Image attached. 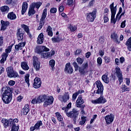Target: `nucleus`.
<instances>
[{"label": "nucleus", "mask_w": 131, "mask_h": 131, "mask_svg": "<svg viewBox=\"0 0 131 131\" xmlns=\"http://www.w3.org/2000/svg\"><path fill=\"white\" fill-rule=\"evenodd\" d=\"M18 122L19 120L18 119H10L9 120L6 119H3L1 121L5 128L9 127V126H12L11 131L19 130V125H18Z\"/></svg>", "instance_id": "1"}, {"label": "nucleus", "mask_w": 131, "mask_h": 131, "mask_svg": "<svg viewBox=\"0 0 131 131\" xmlns=\"http://www.w3.org/2000/svg\"><path fill=\"white\" fill-rule=\"evenodd\" d=\"M13 88L7 86L4 92L2 94V100L5 104H9L12 101L13 95Z\"/></svg>", "instance_id": "2"}, {"label": "nucleus", "mask_w": 131, "mask_h": 131, "mask_svg": "<svg viewBox=\"0 0 131 131\" xmlns=\"http://www.w3.org/2000/svg\"><path fill=\"white\" fill-rule=\"evenodd\" d=\"M38 103H42L44 102V107H48L50 105H52L54 102V97L52 96H47L46 95H40L37 99Z\"/></svg>", "instance_id": "3"}, {"label": "nucleus", "mask_w": 131, "mask_h": 131, "mask_svg": "<svg viewBox=\"0 0 131 131\" xmlns=\"http://www.w3.org/2000/svg\"><path fill=\"white\" fill-rule=\"evenodd\" d=\"M44 52H49V50L45 51L41 50H37L36 51V53L41 55V57L43 58V59H48L49 58H51L52 56H54L55 55V53H56L55 50H52L50 52L45 53Z\"/></svg>", "instance_id": "4"}, {"label": "nucleus", "mask_w": 131, "mask_h": 131, "mask_svg": "<svg viewBox=\"0 0 131 131\" xmlns=\"http://www.w3.org/2000/svg\"><path fill=\"white\" fill-rule=\"evenodd\" d=\"M79 114V111L76 108H73L72 111L67 113V116L72 118L74 122H76V119L78 117Z\"/></svg>", "instance_id": "5"}, {"label": "nucleus", "mask_w": 131, "mask_h": 131, "mask_svg": "<svg viewBox=\"0 0 131 131\" xmlns=\"http://www.w3.org/2000/svg\"><path fill=\"white\" fill-rule=\"evenodd\" d=\"M41 5L42 3L41 2L32 3L29 10L28 15L31 16V15H34V14H35V10H34V8H36V9H39V7Z\"/></svg>", "instance_id": "6"}, {"label": "nucleus", "mask_w": 131, "mask_h": 131, "mask_svg": "<svg viewBox=\"0 0 131 131\" xmlns=\"http://www.w3.org/2000/svg\"><path fill=\"white\" fill-rule=\"evenodd\" d=\"M6 72L7 73V76L10 78H16V77H19V74L16 71H14L13 67H9L6 69Z\"/></svg>", "instance_id": "7"}, {"label": "nucleus", "mask_w": 131, "mask_h": 131, "mask_svg": "<svg viewBox=\"0 0 131 131\" xmlns=\"http://www.w3.org/2000/svg\"><path fill=\"white\" fill-rule=\"evenodd\" d=\"M110 8L111 9V23H113V24H115L116 23V19H115V15L116 14V11H117V8H116V6L114 7V3H113L112 4L110 5Z\"/></svg>", "instance_id": "8"}, {"label": "nucleus", "mask_w": 131, "mask_h": 131, "mask_svg": "<svg viewBox=\"0 0 131 131\" xmlns=\"http://www.w3.org/2000/svg\"><path fill=\"white\" fill-rule=\"evenodd\" d=\"M47 12L48 10H47V9H45L43 10L41 18L40 19L39 26L38 27L37 30H40L41 28H42V26L45 25V19H46L47 17Z\"/></svg>", "instance_id": "9"}, {"label": "nucleus", "mask_w": 131, "mask_h": 131, "mask_svg": "<svg viewBox=\"0 0 131 131\" xmlns=\"http://www.w3.org/2000/svg\"><path fill=\"white\" fill-rule=\"evenodd\" d=\"M96 84L97 85L98 90H97V91H94V94H97V95H103L104 87L103 86L102 82H101V81H97L96 82Z\"/></svg>", "instance_id": "10"}, {"label": "nucleus", "mask_w": 131, "mask_h": 131, "mask_svg": "<svg viewBox=\"0 0 131 131\" xmlns=\"http://www.w3.org/2000/svg\"><path fill=\"white\" fill-rule=\"evenodd\" d=\"M97 14V11L93 10L92 12L86 13V20L88 22H94L95 19H96V15Z\"/></svg>", "instance_id": "11"}, {"label": "nucleus", "mask_w": 131, "mask_h": 131, "mask_svg": "<svg viewBox=\"0 0 131 131\" xmlns=\"http://www.w3.org/2000/svg\"><path fill=\"white\" fill-rule=\"evenodd\" d=\"M115 70L118 79L119 81V84H121V83L123 82V77L122 76V73L120 70V68H119L118 67L116 68Z\"/></svg>", "instance_id": "12"}, {"label": "nucleus", "mask_w": 131, "mask_h": 131, "mask_svg": "<svg viewBox=\"0 0 131 131\" xmlns=\"http://www.w3.org/2000/svg\"><path fill=\"white\" fill-rule=\"evenodd\" d=\"M106 102L107 100L102 96H101L98 99L91 101L92 104H104Z\"/></svg>", "instance_id": "13"}, {"label": "nucleus", "mask_w": 131, "mask_h": 131, "mask_svg": "<svg viewBox=\"0 0 131 131\" xmlns=\"http://www.w3.org/2000/svg\"><path fill=\"white\" fill-rule=\"evenodd\" d=\"M11 50H6L1 55L2 59L0 60L1 64H4L5 61H7V58L9 56V53H11Z\"/></svg>", "instance_id": "14"}, {"label": "nucleus", "mask_w": 131, "mask_h": 131, "mask_svg": "<svg viewBox=\"0 0 131 131\" xmlns=\"http://www.w3.org/2000/svg\"><path fill=\"white\" fill-rule=\"evenodd\" d=\"M41 85V80L40 78L36 77L34 80L33 86L35 89H39Z\"/></svg>", "instance_id": "15"}, {"label": "nucleus", "mask_w": 131, "mask_h": 131, "mask_svg": "<svg viewBox=\"0 0 131 131\" xmlns=\"http://www.w3.org/2000/svg\"><path fill=\"white\" fill-rule=\"evenodd\" d=\"M64 71L67 73H69V74H72V73H73V69L72 68V67H71L70 62L67 63L66 64Z\"/></svg>", "instance_id": "16"}, {"label": "nucleus", "mask_w": 131, "mask_h": 131, "mask_svg": "<svg viewBox=\"0 0 131 131\" xmlns=\"http://www.w3.org/2000/svg\"><path fill=\"white\" fill-rule=\"evenodd\" d=\"M41 125H42V121L41 120H39L36 122L34 126H31L30 128V130L34 131L35 130V129H39V127H40Z\"/></svg>", "instance_id": "17"}, {"label": "nucleus", "mask_w": 131, "mask_h": 131, "mask_svg": "<svg viewBox=\"0 0 131 131\" xmlns=\"http://www.w3.org/2000/svg\"><path fill=\"white\" fill-rule=\"evenodd\" d=\"M105 121L107 124H110L113 122L114 120V116L113 114H110V115H107L105 118Z\"/></svg>", "instance_id": "18"}, {"label": "nucleus", "mask_w": 131, "mask_h": 131, "mask_svg": "<svg viewBox=\"0 0 131 131\" xmlns=\"http://www.w3.org/2000/svg\"><path fill=\"white\" fill-rule=\"evenodd\" d=\"M59 100L61 102H63V103L67 102L69 100V94L66 93L63 96L60 95L59 96Z\"/></svg>", "instance_id": "19"}, {"label": "nucleus", "mask_w": 131, "mask_h": 131, "mask_svg": "<svg viewBox=\"0 0 131 131\" xmlns=\"http://www.w3.org/2000/svg\"><path fill=\"white\" fill-rule=\"evenodd\" d=\"M1 30L5 31L7 29V27L10 25V22L8 21H5L4 20L1 21Z\"/></svg>", "instance_id": "20"}, {"label": "nucleus", "mask_w": 131, "mask_h": 131, "mask_svg": "<svg viewBox=\"0 0 131 131\" xmlns=\"http://www.w3.org/2000/svg\"><path fill=\"white\" fill-rule=\"evenodd\" d=\"M83 103H84V101H83V99H82V97H81V96H79L76 102V107L80 108V105H82Z\"/></svg>", "instance_id": "21"}, {"label": "nucleus", "mask_w": 131, "mask_h": 131, "mask_svg": "<svg viewBox=\"0 0 131 131\" xmlns=\"http://www.w3.org/2000/svg\"><path fill=\"white\" fill-rule=\"evenodd\" d=\"M24 34V33H23L22 29H19L17 30V33L16 34V35H17L18 40H22V39H23Z\"/></svg>", "instance_id": "22"}, {"label": "nucleus", "mask_w": 131, "mask_h": 131, "mask_svg": "<svg viewBox=\"0 0 131 131\" xmlns=\"http://www.w3.org/2000/svg\"><path fill=\"white\" fill-rule=\"evenodd\" d=\"M111 38H112L113 40H114V41L116 42V43L119 44L120 42V41H119V40H118V35L115 33L111 34Z\"/></svg>", "instance_id": "23"}, {"label": "nucleus", "mask_w": 131, "mask_h": 131, "mask_svg": "<svg viewBox=\"0 0 131 131\" xmlns=\"http://www.w3.org/2000/svg\"><path fill=\"white\" fill-rule=\"evenodd\" d=\"M28 8V4L27 2H24L22 5L21 8V14L24 15L25 13H26V11H27V9Z\"/></svg>", "instance_id": "24"}, {"label": "nucleus", "mask_w": 131, "mask_h": 131, "mask_svg": "<svg viewBox=\"0 0 131 131\" xmlns=\"http://www.w3.org/2000/svg\"><path fill=\"white\" fill-rule=\"evenodd\" d=\"M1 12L4 14H8L10 11V8L7 6H2L0 8Z\"/></svg>", "instance_id": "25"}, {"label": "nucleus", "mask_w": 131, "mask_h": 131, "mask_svg": "<svg viewBox=\"0 0 131 131\" xmlns=\"http://www.w3.org/2000/svg\"><path fill=\"white\" fill-rule=\"evenodd\" d=\"M43 34L41 33L38 36L37 42L39 45H41L43 42Z\"/></svg>", "instance_id": "26"}, {"label": "nucleus", "mask_w": 131, "mask_h": 131, "mask_svg": "<svg viewBox=\"0 0 131 131\" xmlns=\"http://www.w3.org/2000/svg\"><path fill=\"white\" fill-rule=\"evenodd\" d=\"M29 105L28 104H26L22 110L23 115H27V114H28V112H29Z\"/></svg>", "instance_id": "27"}, {"label": "nucleus", "mask_w": 131, "mask_h": 131, "mask_svg": "<svg viewBox=\"0 0 131 131\" xmlns=\"http://www.w3.org/2000/svg\"><path fill=\"white\" fill-rule=\"evenodd\" d=\"M102 79L104 82L105 83H109L110 79L109 77L108 76V74H105L103 75L102 76Z\"/></svg>", "instance_id": "28"}, {"label": "nucleus", "mask_w": 131, "mask_h": 131, "mask_svg": "<svg viewBox=\"0 0 131 131\" xmlns=\"http://www.w3.org/2000/svg\"><path fill=\"white\" fill-rule=\"evenodd\" d=\"M20 66L24 70H28L29 69V67H28L27 62L25 61L21 62Z\"/></svg>", "instance_id": "29"}, {"label": "nucleus", "mask_w": 131, "mask_h": 131, "mask_svg": "<svg viewBox=\"0 0 131 131\" xmlns=\"http://www.w3.org/2000/svg\"><path fill=\"white\" fill-rule=\"evenodd\" d=\"M7 17L8 19H10V20H15V19L17 18L16 14L13 12L8 13Z\"/></svg>", "instance_id": "30"}, {"label": "nucleus", "mask_w": 131, "mask_h": 131, "mask_svg": "<svg viewBox=\"0 0 131 131\" xmlns=\"http://www.w3.org/2000/svg\"><path fill=\"white\" fill-rule=\"evenodd\" d=\"M47 32H48V35L49 36H53V29L50 26H49L47 29Z\"/></svg>", "instance_id": "31"}, {"label": "nucleus", "mask_w": 131, "mask_h": 131, "mask_svg": "<svg viewBox=\"0 0 131 131\" xmlns=\"http://www.w3.org/2000/svg\"><path fill=\"white\" fill-rule=\"evenodd\" d=\"M55 64H56V61L54 59H51L49 61V65L51 67L52 70H55Z\"/></svg>", "instance_id": "32"}, {"label": "nucleus", "mask_w": 131, "mask_h": 131, "mask_svg": "<svg viewBox=\"0 0 131 131\" xmlns=\"http://www.w3.org/2000/svg\"><path fill=\"white\" fill-rule=\"evenodd\" d=\"M25 47V43L24 42H21L18 43V45L15 46V50H21L22 48Z\"/></svg>", "instance_id": "33"}, {"label": "nucleus", "mask_w": 131, "mask_h": 131, "mask_svg": "<svg viewBox=\"0 0 131 131\" xmlns=\"http://www.w3.org/2000/svg\"><path fill=\"white\" fill-rule=\"evenodd\" d=\"M33 65L36 71H39V69H40V62L33 63Z\"/></svg>", "instance_id": "34"}, {"label": "nucleus", "mask_w": 131, "mask_h": 131, "mask_svg": "<svg viewBox=\"0 0 131 131\" xmlns=\"http://www.w3.org/2000/svg\"><path fill=\"white\" fill-rule=\"evenodd\" d=\"M124 14H125V10H124L123 12L121 14V15L119 13H117L116 17V20L119 21L120 20L121 17H122V16H124Z\"/></svg>", "instance_id": "35"}, {"label": "nucleus", "mask_w": 131, "mask_h": 131, "mask_svg": "<svg viewBox=\"0 0 131 131\" xmlns=\"http://www.w3.org/2000/svg\"><path fill=\"white\" fill-rule=\"evenodd\" d=\"M69 29H70L71 32H74L76 29H77V27L76 26H73L72 25H69Z\"/></svg>", "instance_id": "36"}, {"label": "nucleus", "mask_w": 131, "mask_h": 131, "mask_svg": "<svg viewBox=\"0 0 131 131\" xmlns=\"http://www.w3.org/2000/svg\"><path fill=\"white\" fill-rule=\"evenodd\" d=\"M30 75L29 74H27L25 76V81L27 83L28 86H30V83H29V77Z\"/></svg>", "instance_id": "37"}, {"label": "nucleus", "mask_w": 131, "mask_h": 131, "mask_svg": "<svg viewBox=\"0 0 131 131\" xmlns=\"http://www.w3.org/2000/svg\"><path fill=\"white\" fill-rule=\"evenodd\" d=\"M121 89H122V93H124V92H127L129 91V88H127V86L125 84L122 85L121 86Z\"/></svg>", "instance_id": "38"}, {"label": "nucleus", "mask_w": 131, "mask_h": 131, "mask_svg": "<svg viewBox=\"0 0 131 131\" xmlns=\"http://www.w3.org/2000/svg\"><path fill=\"white\" fill-rule=\"evenodd\" d=\"M81 121L79 122V124H80V125H83V124H84V123H85L86 121V117H84V116H82L81 117Z\"/></svg>", "instance_id": "39"}, {"label": "nucleus", "mask_w": 131, "mask_h": 131, "mask_svg": "<svg viewBox=\"0 0 131 131\" xmlns=\"http://www.w3.org/2000/svg\"><path fill=\"white\" fill-rule=\"evenodd\" d=\"M23 28L24 29L25 31L27 32L28 34H29V36H31V34L29 33V28H28V26L23 25L22 26Z\"/></svg>", "instance_id": "40"}, {"label": "nucleus", "mask_w": 131, "mask_h": 131, "mask_svg": "<svg viewBox=\"0 0 131 131\" xmlns=\"http://www.w3.org/2000/svg\"><path fill=\"white\" fill-rule=\"evenodd\" d=\"M56 116L58 121H63V117H62L61 114H60V113L59 112L56 113Z\"/></svg>", "instance_id": "41"}, {"label": "nucleus", "mask_w": 131, "mask_h": 131, "mask_svg": "<svg viewBox=\"0 0 131 131\" xmlns=\"http://www.w3.org/2000/svg\"><path fill=\"white\" fill-rule=\"evenodd\" d=\"M84 61V59L83 58H82L80 57H78L76 58V61L80 65H81V64H82V63H83Z\"/></svg>", "instance_id": "42"}, {"label": "nucleus", "mask_w": 131, "mask_h": 131, "mask_svg": "<svg viewBox=\"0 0 131 131\" xmlns=\"http://www.w3.org/2000/svg\"><path fill=\"white\" fill-rule=\"evenodd\" d=\"M75 2V0H68L67 5H68V6H73V5H74Z\"/></svg>", "instance_id": "43"}, {"label": "nucleus", "mask_w": 131, "mask_h": 131, "mask_svg": "<svg viewBox=\"0 0 131 131\" xmlns=\"http://www.w3.org/2000/svg\"><path fill=\"white\" fill-rule=\"evenodd\" d=\"M36 63H40L38 61V58L36 56H33V64H35Z\"/></svg>", "instance_id": "44"}, {"label": "nucleus", "mask_w": 131, "mask_h": 131, "mask_svg": "<svg viewBox=\"0 0 131 131\" xmlns=\"http://www.w3.org/2000/svg\"><path fill=\"white\" fill-rule=\"evenodd\" d=\"M73 65L75 68V71H77V70L79 69V67L78 66V64H77V63L76 62H74Z\"/></svg>", "instance_id": "45"}, {"label": "nucleus", "mask_w": 131, "mask_h": 131, "mask_svg": "<svg viewBox=\"0 0 131 131\" xmlns=\"http://www.w3.org/2000/svg\"><path fill=\"white\" fill-rule=\"evenodd\" d=\"M52 40L53 42H59V41H60V38H59V37H53L52 38Z\"/></svg>", "instance_id": "46"}, {"label": "nucleus", "mask_w": 131, "mask_h": 131, "mask_svg": "<svg viewBox=\"0 0 131 131\" xmlns=\"http://www.w3.org/2000/svg\"><path fill=\"white\" fill-rule=\"evenodd\" d=\"M79 70V72L83 75H84V74H85V71H84V69H81V68H79L78 69Z\"/></svg>", "instance_id": "47"}, {"label": "nucleus", "mask_w": 131, "mask_h": 131, "mask_svg": "<svg viewBox=\"0 0 131 131\" xmlns=\"http://www.w3.org/2000/svg\"><path fill=\"white\" fill-rule=\"evenodd\" d=\"M77 96H78V94H77L76 92L73 94V96H72L73 101H75V100H76V98H77Z\"/></svg>", "instance_id": "48"}, {"label": "nucleus", "mask_w": 131, "mask_h": 131, "mask_svg": "<svg viewBox=\"0 0 131 131\" xmlns=\"http://www.w3.org/2000/svg\"><path fill=\"white\" fill-rule=\"evenodd\" d=\"M50 13L52 14H55L57 13V8H53L50 9Z\"/></svg>", "instance_id": "49"}, {"label": "nucleus", "mask_w": 131, "mask_h": 131, "mask_svg": "<svg viewBox=\"0 0 131 131\" xmlns=\"http://www.w3.org/2000/svg\"><path fill=\"white\" fill-rule=\"evenodd\" d=\"M82 67L84 69H88L89 67V63H88V62L84 63L82 64Z\"/></svg>", "instance_id": "50"}, {"label": "nucleus", "mask_w": 131, "mask_h": 131, "mask_svg": "<svg viewBox=\"0 0 131 131\" xmlns=\"http://www.w3.org/2000/svg\"><path fill=\"white\" fill-rule=\"evenodd\" d=\"M95 0H92L91 1H90L89 2V7H93V6H94V5H95Z\"/></svg>", "instance_id": "51"}, {"label": "nucleus", "mask_w": 131, "mask_h": 131, "mask_svg": "<svg viewBox=\"0 0 131 131\" xmlns=\"http://www.w3.org/2000/svg\"><path fill=\"white\" fill-rule=\"evenodd\" d=\"M104 60L105 63H110L111 61L110 57L107 56L104 57Z\"/></svg>", "instance_id": "52"}, {"label": "nucleus", "mask_w": 131, "mask_h": 131, "mask_svg": "<svg viewBox=\"0 0 131 131\" xmlns=\"http://www.w3.org/2000/svg\"><path fill=\"white\" fill-rule=\"evenodd\" d=\"M15 82L14 80H10L8 82L9 85H11V86L15 85Z\"/></svg>", "instance_id": "53"}, {"label": "nucleus", "mask_w": 131, "mask_h": 131, "mask_svg": "<svg viewBox=\"0 0 131 131\" xmlns=\"http://www.w3.org/2000/svg\"><path fill=\"white\" fill-rule=\"evenodd\" d=\"M104 41H105V39H104V37L101 36L99 38V42L100 43H104Z\"/></svg>", "instance_id": "54"}, {"label": "nucleus", "mask_w": 131, "mask_h": 131, "mask_svg": "<svg viewBox=\"0 0 131 131\" xmlns=\"http://www.w3.org/2000/svg\"><path fill=\"white\" fill-rule=\"evenodd\" d=\"M109 13V9L107 8L104 9V16H106L107 14Z\"/></svg>", "instance_id": "55"}, {"label": "nucleus", "mask_w": 131, "mask_h": 131, "mask_svg": "<svg viewBox=\"0 0 131 131\" xmlns=\"http://www.w3.org/2000/svg\"><path fill=\"white\" fill-rule=\"evenodd\" d=\"M125 22H126V20H125L121 23V28H124V27H125Z\"/></svg>", "instance_id": "56"}, {"label": "nucleus", "mask_w": 131, "mask_h": 131, "mask_svg": "<svg viewBox=\"0 0 131 131\" xmlns=\"http://www.w3.org/2000/svg\"><path fill=\"white\" fill-rule=\"evenodd\" d=\"M4 45V38L2 37H0V50L1 47Z\"/></svg>", "instance_id": "57"}, {"label": "nucleus", "mask_w": 131, "mask_h": 131, "mask_svg": "<svg viewBox=\"0 0 131 131\" xmlns=\"http://www.w3.org/2000/svg\"><path fill=\"white\" fill-rule=\"evenodd\" d=\"M97 63L99 65H101L102 64V58L101 57H98L97 58Z\"/></svg>", "instance_id": "58"}, {"label": "nucleus", "mask_w": 131, "mask_h": 131, "mask_svg": "<svg viewBox=\"0 0 131 131\" xmlns=\"http://www.w3.org/2000/svg\"><path fill=\"white\" fill-rule=\"evenodd\" d=\"M81 53V51L80 50H77L75 52V55L76 56H78Z\"/></svg>", "instance_id": "59"}, {"label": "nucleus", "mask_w": 131, "mask_h": 131, "mask_svg": "<svg viewBox=\"0 0 131 131\" xmlns=\"http://www.w3.org/2000/svg\"><path fill=\"white\" fill-rule=\"evenodd\" d=\"M104 23H106L109 21V19L108 18V17L106 16V15H104Z\"/></svg>", "instance_id": "60"}, {"label": "nucleus", "mask_w": 131, "mask_h": 131, "mask_svg": "<svg viewBox=\"0 0 131 131\" xmlns=\"http://www.w3.org/2000/svg\"><path fill=\"white\" fill-rule=\"evenodd\" d=\"M5 72V68H3V67L0 66V75L2 73H4Z\"/></svg>", "instance_id": "61"}, {"label": "nucleus", "mask_w": 131, "mask_h": 131, "mask_svg": "<svg viewBox=\"0 0 131 131\" xmlns=\"http://www.w3.org/2000/svg\"><path fill=\"white\" fill-rule=\"evenodd\" d=\"M64 6L61 5L59 8V12H63L64 11Z\"/></svg>", "instance_id": "62"}, {"label": "nucleus", "mask_w": 131, "mask_h": 131, "mask_svg": "<svg viewBox=\"0 0 131 131\" xmlns=\"http://www.w3.org/2000/svg\"><path fill=\"white\" fill-rule=\"evenodd\" d=\"M39 50H50L49 49L47 48L45 46H39Z\"/></svg>", "instance_id": "63"}, {"label": "nucleus", "mask_w": 131, "mask_h": 131, "mask_svg": "<svg viewBox=\"0 0 131 131\" xmlns=\"http://www.w3.org/2000/svg\"><path fill=\"white\" fill-rule=\"evenodd\" d=\"M62 110H63L64 111V113L67 115V113H68V108L67 107H62Z\"/></svg>", "instance_id": "64"}]
</instances>
